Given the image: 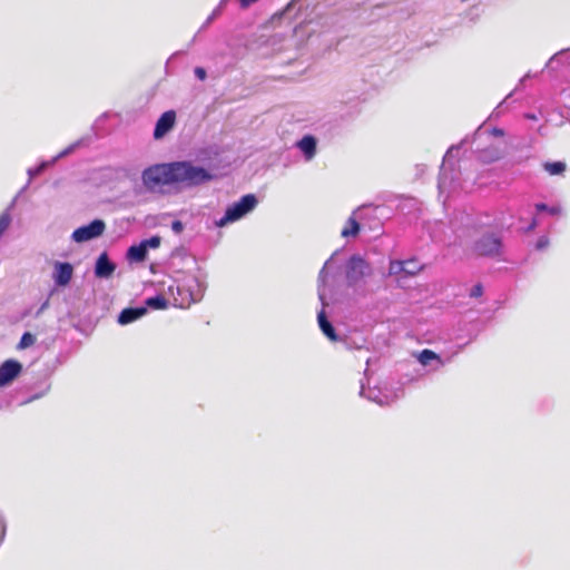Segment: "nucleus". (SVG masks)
Listing matches in <instances>:
<instances>
[{"mask_svg":"<svg viewBox=\"0 0 570 570\" xmlns=\"http://www.w3.org/2000/svg\"><path fill=\"white\" fill-rule=\"evenodd\" d=\"M170 186L184 189L200 187L216 179V175L207 167L188 159L170 161Z\"/></svg>","mask_w":570,"mask_h":570,"instance_id":"f257e3e1","label":"nucleus"},{"mask_svg":"<svg viewBox=\"0 0 570 570\" xmlns=\"http://www.w3.org/2000/svg\"><path fill=\"white\" fill-rule=\"evenodd\" d=\"M337 254L335 252L323 265L322 269L318 274V286L317 294L318 299L322 304V309L317 313V324L322 333L331 341V342H340L342 341L341 336L336 333V330L332 322L328 320L325 307L328 306V281L332 276V272L334 271V256Z\"/></svg>","mask_w":570,"mask_h":570,"instance_id":"f03ea898","label":"nucleus"},{"mask_svg":"<svg viewBox=\"0 0 570 570\" xmlns=\"http://www.w3.org/2000/svg\"><path fill=\"white\" fill-rule=\"evenodd\" d=\"M373 275V267L360 254H353L346 261L344 266V276L346 286L353 289L357 296L365 297L372 293L373 289L368 288L367 279Z\"/></svg>","mask_w":570,"mask_h":570,"instance_id":"7ed1b4c3","label":"nucleus"},{"mask_svg":"<svg viewBox=\"0 0 570 570\" xmlns=\"http://www.w3.org/2000/svg\"><path fill=\"white\" fill-rule=\"evenodd\" d=\"M258 203V198L255 194L243 195L237 202H234L226 207L224 215L219 219L215 220V226L223 228L245 218L248 214L255 210Z\"/></svg>","mask_w":570,"mask_h":570,"instance_id":"20e7f679","label":"nucleus"},{"mask_svg":"<svg viewBox=\"0 0 570 570\" xmlns=\"http://www.w3.org/2000/svg\"><path fill=\"white\" fill-rule=\"evenodd\" d=\"M472 250L476 256L497 258L503 252V239L500 233L485 232L481 234L472 245Z\"/></svg>","mask_w":570,"mask_h":570,"instance_id":"39448f33","label":"nucleus"},{"mask_svg":"<svg viewBox=\"0 0 570 570\" xmlns=\"http://www.w3.org/2000/svg\"><path fill=\"white\" fill-rule=\"evenodd\" d=\"M170 161L148 166L141 171L142 185L149 191L155 190L158 186H170Z\"/></svg>","mask_w":570,"mask_h":570,"instance_id":"423d86ee","label":"nucleus"},{"mask_svg":"<svg viewBox=\"0 0 570 570\" xmlns=\"http://www.w3.org/2000/svg\"><path fill=\"white\" fill-rule=\"evenodd\" d=\"M191 259H193V263L195 265H197L195 257H191ZM196 269H197L198 274L194 275L189 279L188 284L177 286L178 294L183 295L186 293L189 296V302H193V303H197L203 298L204 293L207 287V284L205 281V277H206L205 273H203V271L199 266H196Z\"/></svg>","mask_w":570,"mask_h":570,"instance_id":"0eeeda50","label":"nucleus"},{"mask_svg":"<svg viewBox=\"0 0 570 570\" xmlns=\"http://www.w3.org/2000/svg\"><path fill=\"white\" fill-rule=\"evenodd\" d=\"M403 394V389L400 386L395 391L387 390V387H365L364 383L361 384L360 395L379 405H389L397 400Z\"/></svg>","mask_w":570,"mask_h":570,"instance_id":"6e6552de","label":"nucleus"},{"mask_svg":"<svg viewBox=\"0 0 570 570\" xmlns=\"http://www.w3.org/2000/svg\"><path fill=\"white\" fill-rule=\"evenodd\" d=\"M81 144H82V139L77 140L73 144L66 147L63 150H61L58 155H56L51 159L42 160L37 166L28 168L27 174H28L29 179L20 193L24 191L29 187L31 179L41 175L49 167L53 166L58 160L71 155L79 146H81Z\"/></svg>","mask_w":570,"mask_h":570,"instance_id":"1a4fd4ad","label":"nucleus"},{"mask_svg":"<svg viewBox=\"0 0 570 570\" xmlns=\"http://www.w3.org/2000/svg\"><path fill=\"white\" fill-rule=\"evenodd\" d=\"M106 229V223L96 218L90 223L76 228L71 234V239L75 243L82 244L100 237Z\"/></svg>","mask_w":570,"mask_h":570,"instance_id":"9d476101","label":"nucleus"},{"mask_svg":"<svg viewBox=\"0 0 570 570\" xmlns=\"http://www.w3.org/2000/svg\"><path fill=\"white\" fill-rule=\"evenodd\" d=\"M22 364L14 358L6 360L0 364V387H7L22 373Z\"/></svg>","mask_w":570,"mask_h":570,"instance_id":"9b49d317","label":"nucleus"},{"mask_svg":"<svg viewBox=\"0 0 570 570\" xmlns=\"http://www.w3.org/2000/svg\"><path fill=\"white\" fill-rule=\"evenodd\" d=\"M73 276V266L69 262L56 261L53 263L52 279L57 287L69 285Z\"/></svg>","mask_w":570,"mask_h":570,"instance_id":"f8f14e48","label":"nucleus"},{"mask_svg":"<svg viewBox=\"0 0 570 570\" xmlns=\"http://www.w3.org/2000/svg\"><path fill=\"white\" fill-rule=\"evenodd\" d=\"M176 124V111L167 110L157 119L153 136L156 140L164 138Z\"/></svg>","mask_w":570,"mask_h":570,"instance_id":"ddd939ff","label":"nucleus"},{"mask_svg":"<svg viewBox=\"0 0 570 570\" xmlns=\"http://www.w3.org/2000/svg\"><path fill=\"white\" fill-rule=\"evenodd\" d=\"M220 153V147L213 144L196 149L195 156L202 166H205L210 170V167L214 165V163L218 160Z\"/></svg>","mask_w":570,"mask_h":570,"instance_id":"4468645a","label":"nucleus"},{"mask_svg":"<svg viewBox=\"0 0 570 570\" xmlns=\"http://www.w3.org/2000/svg\"><path fill=\"white\" fill-rule=\"evenodd\" d=\"M460 148H461V144L451 146L443 157V163L440 168V175H439V181H438V187L440 190L445 189L448 187V185H450L453 180V177L449 176L446 164L451 163V160L454 158L453 153L459 151Z\"/></svg>","mask_w":570,"mask_h":570,"instance_id":"2eb2a0df","label":"nucleus"},{"mask_svg":"<svg viewBox=\"0 0 570 570\" xmlns=\"http://www.w3.org/2000/svg\"><path fill=\"white\" fill-rule=\"evenodd\" d=\"M116 264L106 252L101 253L95 263L94 273L97 278H109L115 273Z\"/></svg>","mask_w":570,"mask_h":570,"instance_id":"dca6fc26","label":"nucleus"},{"mask_svg":"<svg viewBox=\"0 0 570 570\" xmlns=\"http://www.w3.org/2000/svg\"><path fill=\"white\" fill-rule=\"evenodd\" d=\"M365 207H367V205L360 206L352 213L346 222L345 227L341 232L342 237H356L360 234L361 225L357 218H362V210Z\"/></svg>","mask_w":570,"mask_h":570,"instance_id":"f3484780","label":"nucleus"},{"mask_svg":"<svg viewBox=\"0 0 570 570\" xmlns=\"http://www.w3.org/2000/svg\"><path fill=\"white\" fill-rule=\"evenodd\" d=\"M296 147L299 149L305 160L309 161L316 155L317 139L311 134L304 135L299 140H297Z\"/></svg>","mask_w":570,"mask_h":570,"instance_id":"a211bd4d","label":"nucleus"},{"mask_svg":"<svg viewBox=\"0 0 570 570\" xmlns=\"http://www.w3.org/2000/svg\"><path fill=\"white\" fill-rule=\"evenodd\" d=\"M147 314V307L141 306H130L124 308L117 317V322L120 325H128L134 323L145 316Z\"/></svg>","mask_w":570,"mask_h":570,"instance_id":"6ab92c4d","label":"nucleus"},{"mask_svg":"<svg viewBox=\"0 0 570 570\" xmlns=\"http://www.w3.org/2000/svg\"><path fill=\"white\" fill-rule=\"evenodd\" d=\"M559 66L570 67V48L556 52L546 63L549 70H556Z\"/></svg>","mask_w":570,"mask_h":570,"instance_id":"aec40b11","label":"nucleus"},{"mask_svg":"<svg viewBox=\"0 0 570 570\" xmlns=\"http://www.w3.org/2000/svg\"><path fill=\"white\" fill-rule=\"evenodd\" d=\"M147 250L145 246L139 242L128 247L126 252V258L129 263H142L147 258Z\"/></svg>","mask_w":570,"mask_h":570,"instance_id":"412c9836","label":"nucleus"},{"mask_svg":"<svg viewBox=\"0 0 570 570\" xmlns=\"http://www.w3.org/2000/svg\"><path fill=\"white\" fill-rule=\"evenodd\" d=\"M417 361L423 366L432 365V363L435 362L436 365L433 367V370H438L439 367L444 365V363L441 360L440 355L436 354L435 352L431 351V350H428V348L423 350L417 355Z\"/></svg>","mask_w":570,"mask_h":570,"instance_id":"4be33fe9","label":"nucleus"},{"mask_svg":"<svg viewBox=\"0 0 570 570\" xmlns=\"http://www.w3.org/2000/svg\"><path fill=\"white\" fill-rule=\"evenodd\" d=\"M542 167L550 176H563L567 170V164L562 160L544 161Z\"/></svg>","mask_w":570,"mask_h":570,"instance_id":"5701e85b","label":"nucleus"},{"mask_svg":"<svg viewBox=\"0 0 570 570\" xmlns=\"http://www.w3.org/2000/svg\"><path fill=\"white\" fill-rule=\"evenodd\" d=\"M168 306V301L161 294H157L145 299L142 307L148 309H165Z\"/></svg>","mask_w":570,"mask_h":570,"instance_id":"b1692460","label":"nucleus"},{"mask_svg":"<svg viewBox=\"0 0 570 570\" xmlns=\"http://www.w3.org/2000/svg\"><path fill=\"white\" fill-rule=\"evenodd\" d=\"M51 389V384L48 379L42 380L39 385L36 387V392L31 394L28 399L22 401L20 404H28L33 402L42 396H45Z\"/></svg>","mask_w":570,"mask_h":570,"instance_id":"393cba45","label":"nucleus"},{"mask_svg":"<svg viewBox=\"0 0 570 570\" xmlns=\"http://www.w3.org/2000/svg\"><path fill=\"white\" fill-rule=\"evenodd\" d=\"M423 268V265L419 263L415 258L404 261V275L405 276H415Z\"/></svg>","mask_w":570,"mask_h":570,"instance_id":"a878e982","label":"nucleus"},{"mask_svg":"<svg viewBox=\"0 0 570 570\" xmlns=\"http://www.w3.org/2000/svg\"><path fill=\"white\" fill-rule=\"evenodd\" d=\"M401 273L404 274V261H391L387 273H382V279Z\"/></svg>","mask_w":570,"mask_h":570,"instance_id":"bb28decb","label":"nucleus"},{"mask_svg":"<svg viewBox=\"0 0 570 570\" xmlns=\"http://www.w3.org/2000/svg\"><path fill=\"white\" fill-rule=\"evenodd\" d=\"M534 207L537 213H547L551 216H559L562 213V208L558 205L549 206L546 203H537Z\"/></svg>","mask_w":570,"mask_h":570,"instance_id":"cd10ccee","label":"nucleus"},{"mask_svg":"<svg viewBox=\"0 0 570 570\" xmlns=\"http://www.w3.org/2000/svg\"><path fill=\"white\" fill-rule=\"evenodd\" d=\"M36 342V336L30 332H24L17 345L18 350H26L32 346Z\"/></svg>","mask_w":570,"mask_h":570,"instance_id":"c85d7f7f","label":"nucleus"},{"mask_svg":"<svg viewBox=\"0 0 570 570\" xmlns=\"http://www.w3.org/2000/svg\"><path fill=\"white\" fill-rule=\"evenodd\" d=\"M12 222L11 215L9 210H4L0 214V238L4 234V232L9 228Z\"/></svg>","mask_w":570,"mask_h":570,"instance_id":"c756f323","label":"nucleus"},{"mask_svg":"<svg viewBox=\"0 0 570 570\" xmlns=\"http://www.w3.org/2000/svg\"><path fill=\"white\" fill-rule=\"evenodd\" d=\"M140 243L145 246V249L148 252L149 248H158L160 246L161 238L158 235H155L149 238L140 240Z\"/></svg>","mask_w":570,"mask_h":570,"instance_id":"7c9ffc66","label":"nucleus"},{"mask_svg":"<svg viewBox=\"0 0 570 570\" xmlns=\"http://www.w3.org/2000/svg\"><path fill=\"white\" fill-rule=\"evenodd\" d=\"M296 1L297 0H292L291 2H288L287 6L282 11H279V12H277V13H275L273 16V19L274 20H276V19L279 20V19H282L285 16H288L292 12Z\"/></svg>","mask_w":570,"mask_h":570,"instance_id":"2f4dec72","label":"nucleus"},{"mask_svg":"<svg viewBox=\"0 0 570 570\" xmlns=\"http://www.w3.org/2000/svg\"><path fill=\"white\" fill-rule=\"evenodd\" d=\"M549 244H550L549 237L547 235H542L537 239V242L534 244V248L537 250H543L549 246Z\"/></svg>","mask_w":570,"mask_h":570,"instance_id":"473e14b6","label":"nucleus"},{"mask_svg":"<svg viewBox=\"0 0 570 570\" xmlns=\"http://www.w3.org/2000/svg\"><path fill=\"white\" fill-rule=\"evenodd\" d=\"M482 294H483V285H482L481 283H478V284H475V285L471 288V291H470V293H469V296H470L471 298H478V297H481V296H482Z\"/></svg>","mask_w":570,"mask_h":570,"instance_id":"72a5a7b5","label":"nucleus"},{"mask_svg":"<svg viewBox=\"0 0 570 570\" xmlns=\"http://www.w3.org/2000/svg\"><path fill=\"white\" fill-rule=\"evenodd\" d=\"M220 14V6H217L213 12L208 16V18L206 19V21L204 22L203 24V28L207 27L208 24H210Z\"/></svg>","mask_w":570,"mask_h":570,"instance_id":"f704fd0d","label":"nucleus"},{"mask_svg":"<svg viewBox=\"0 0 570 570\" xmlns=\"http://www.w3.org/2000/svg\"><path fill=\"white\" fill-rule=\"evenodd\" d=\"M170 227H171V230H173L176 235H179V234L184 230L185 225H184V223H183L181 220H179V219H175V220H173V222H171Z\"/></svg>","mask_w":570,"mask_h":570,"instance_id":"c9c22d12","label":"nucleus"},{"mask_svg":"<svg viewBox=\"0 0 570 570\" xmlns=\"http://www.w3.org/2000/svg\"><path fill=\"white\" fill-rule=\"evenodd\" d=\"M513 92H510L495 108V110L493 111V115H499L500 112H502L505 108H507V105H508V100L511 98Z\"/></svg>","mask_w":570,"mask_h":570,"instance_id":"e433bc0d","label":"nucleus"},{"mask_svg":"<svg viewBox=\"0 0 570 570\" xmlns=\"http://www.w3.org/2000/svg\"><path fill=\"white\" fill-rule=\"evenodd\" d=\"M195 77L202 81H204L207 77L206 69L203 67H196L194 69Z\"/></svg>","mask_w":570,"mask_h":570,"instance_id":"4c0bfd02","label":"nucleus"},{"mask_svg":"<svg viewBox=\"0 0 570 570\" xmlns=\"http://www.w3.org/2000/svg\"><path fill=\"white\" fill-rule=\"evenodd\" d=\"M184 53H185V51H181V50H180V51H176V52H174V53L169 57V59H168V60H167V62H166V72H167V73H169V65H170L171 60H173V59H175L176 57L180 56V55H184Z\"/></svg>","mask_w":570,"mask_h":570,"instance_id":"58836bf2","label":"nucleus"},{"mask_svg":"<svg viewBox=\"0 0 570 570\" xmlns=\"http://www.w3.org/2000/svg\"><path fill=\"white\" fill-rule=\"evenodd\" d=\"M538 226V219L535 217L532 218L531 223L527 226L525 233H530L535 229Z\"/></svg>","mask_w":570,"mask_h":570,"instance_id":"ea45409f","label":"nucleus"},{"mask_svg":"<svg viewBox=\"0 0 570 570\" xmlns=\"http://www.w3.org/2000/svg\"><path fill=\"white\" fill-rule=\"evenodd\" d=\"M258 0H238L242 8H248L253 3L257 2Z\"/></svg>","mask_w":570,"mask_h":570,"instance_id":"a19ab883","label":"nucleus"},{"mask_svg":"<svg viewBox=\"0 0 570 570\" xmlns=\"http://www.w3.org/2000/svg\"><path fill=\"white\" fill-rule=\"evenodd\" d=\"M532 75L530 72L525 73L520 80H519V85L515 87L514 90H518L520 87L523 86L524 81L529 78H531Z\"/></svg>","mask_w":570,"mask_h":570,"instance_id":"79ce46f5","label":"nucleus"},{"mask_svg":"<svg viewBox=\"0 0 570 570\" xmlns=\"http://www.w3.org/2000/svg\"><path fill=\"white\" fill-rule=\"evenodd\" d=\"M491 134L495 137H502L504 135L503 129L494 127L491 129Z\"/></svg>","mask_w":570,"mask_h":570,"instance_id":"37998d69","label":"nucleus"},{"mask_svg":"<svg viewBox=\"0 0 570 570\" xmlns=\"http://www.w3.org/2000/svg\"><path fill=\"white\" fill-rule=\"evenodd\" d=\"M49 306V299H46L41 306L39 307V309L37 311L36 313V316H39L47 307Z\"/></svg>","mask_w":570,"mask_h":570,"instance_id":"c03bdc74","label":"nucleus"},{"mask_svg":"<svg viewBox=\"0 0 570 570\" xmlns=\"http://www.w3.org/2000/svg\"><path fill=\"white\" fill-rule=\"evenodd\" d=\"M226 0H222L218 6H220V8L225 4Z\"/></svg>","mask_w":570,"mask_h":570,"instance_id":"a18cd8bd","label":"nucleus"}]
</instances>
